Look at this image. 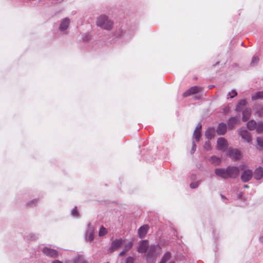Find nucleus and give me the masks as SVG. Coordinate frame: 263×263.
Returning <instances> with one entry per match:
<instances>
[{
  "label": "nucleus",
  "instance_id": "c85d7f7f",
  "mask_svg": "<svg viewBox=\"0 0 263 263\" xmlns=\"http://www.w3.org/2000/svg\"><path fill=\"white\" fill-rule=\"evenodd\" d=\"M107 230L103 226H102L99 231V235L100 236H103L107 233Z\"/></svg>",
  "mask_w": 263,
  "mask_h": 263
},
{
  "label": "nucleus",
  "instance_id": "1a4fd4ad",
  "mask_svg": "<svg viewBox=\"0 0 263 263\" xmlns=\"http://www.w3.org/2000/svg\"><path fill=\"white\" fill-rule=\"evenodd\" d=\"M229 155L234 160H237L240 158L241 153L237 149H231L229 151Z\"/></svg>",
  "mask_w": 263,
  "mask_h": 263
},
{
  "label": "nucleus",
  "instance_id": "39448f33",
  "mask_svg": "<svg viewBox=\"0 0 263 263\" xmlns=\"http://www.w3.org/2000/svg\"><path fill=\"white\" fill-rule=\"evenodd\" d=\"M252 171L249 169H247L242 173L241 179L242 182H246L249 181L252 178Z\"/></svg>",
  "mask_w": 263,
  "mask_h": 263
},
{
  "label": "nucleus",
  "instance_id": "49530a36",
  "mask_svg": "<svg viewBox=\"0 0 263 263\" xmlns=\"http://www.w3.org/2000/svg\"><path fill=\"white\" fill-rule=\"evenodd\" d=\"M170 263H174V262H170Z\"/></svg>",
  "mask_w": 263,
  "mask_h": 263
},
{
  "label": "nucleus",
  "instance_id": "393cba45",
  "mask_svg": "<svg viewBox=\"0 0 263 263\" xmlns=\"http://www.w3.org/2000/svg\"><path fill=\"white\" fill-rule=\"evenodd\" d=\"M205 136L208 138H211L214 136L215 130L212 128H209L205 132Z\"/></svg>",
  "mask_w": 263,
  "mask_h": 263
},
{
  "label": "nucleus",
  "instance_id": "58836bf2",
  "mask_svg": "<svg viewBox=\"0 0 263 263\" xmlns=\"http://www.w3.org/2000/svg\"><path fill=\"white\" fill-rule=\"evenodd\" d=\"M230 108L228 106H226L223 110V113L227 114L229 111Z\"/></svg>",
  "mask_w": 263,
  "mask_h": 263
},
{
  "label": "nucleus",
  "instance_id": "72a5a7b5",
  "mask_svg": "<svg viewBox=\"0 0 263 263\" xmlns=\"http://www.w3.org/2000/svg\"><path fill=\"white\" fill-rule=\"evenodd\" d=\"M199 183V181L192 182L190 184V187L192 189H196L198 186Z\"/></svg>",
  "mask_w": 263,
  "mask_h": 263
},
{
  "label": "nucleus",
  "instance_id": "b1692460",
  "mask_svg": "<svg viewBox=\"0 0 263 263\" xmlns=\"http://www.w3.org/2000/svg\"><path fill=\"white\" fill-rule=\"evenodd\" d=\"M221 159L219 157L212 156L210 158V162L214 165H217L221 163Z\"/></svg>",
  "mask_w": 263,
  "mask_h": 263
},
{
  "label": "nucleus",
  "instance_id": "ddd939ff",
  "mask_svg": "<svg viewBox=\"0 0 263 263\" xmlns=\"http://www.w3.org/2000/svg\"><path fill=\"white\" fill-rule=\"evenodd\" d=\"M70 23V20L66 17L64 18L60 24L59 29L61 31H64L67 29Z\"/></svg>",
  "mask_w": 263,
  "mask_h": 263
},
{
  "label": "nucleus",
  "instance_id": "6ab92c4d",
  "mask_svg": "<svg viewBox=\"0 0 263 263\" xmlns=\"http://www.w3.org/2000/svg\"><path fill=\"white\" fill-rule=\"evenodd\" d=\"M148 248V242L146 240L142 241L138 249V251L141 253H144Z\"/></svg>",
  "mask_w": 263,
  "mask_h": 263
},
{
  "label": "nucleus",
  "instance_id": "2f4dec72",
  "mask_svg": "<svg viewBox=\"0 0 263 263\" xmlns=\"http://www.w3.org/2000/svg\"><path fill=\"white\" fill-rule=\"evenodd\" d=\"M237 95V92L234 90H231V92H229L228 96H229L230 98H233L234 97L236 96Z\"/></svg>",
  "mask_w": 263,
  "mask_h": 263
},
{
  "label": "nucleus",
  "instance_id": "bb28decb",
  "mask_svg": "<svg viewBox=\"0 0 263 263\" xmlns=\"http://www.w3.org/2000/svg\"><path fill=\"white\" fill-rule=\"evenodd\" d=\"M258 99H263V91H259L252 96V99L255 100Z\"/></svg>",
  "mask_w": 263,
  "mask_h": 263
},
{
  "label": "nucleus",
  "instance_id": "a878e982",
  "mask_svg": "<svg viewBox=\"0 0 263 263\" xmlns=\"http://www.w3.org/2000/svg\"><path fill=\"white\" fill-rule=\"evenodd\" d=\"M171 257V254L170 252H166L163 256L160 263H166Z\"/></svg>",
  "mask_w": 263,
  "mask_h": 263
},
{
  "label": "nucleus",
  "instance_id": "37998d69",
  "mask_svg": "<svg viewBox=\"0 0 263 263\" xmlns=\"http://www.w3.org/2000/svg\"><path fill=\"white\" fill-rule=\"evenodd\" d=\"M260 241L263 242V236L259 238Z\"/></svg>",
  "mask_w": 263,
  "mask_h": 263
},
{
  "label": "nucleus",
  "instance_id": "7c9ffc66",
  "mask_svg": "<svg viewBox=\"0 0 263 263\" xmlns=\"http://www.w3.org/2000/svg\"><path fill=\"white\" fill-rule=\"evenodd\" d=\"M259 61V58L257 56H254L251 61V65H254L257 64Z\"/></svg>",
  "mask_w": 263,
  "mask_h": 263
},
{
  "label": "nucleus",
  "instance_id": "f3484780",
  "mask_svg": "<svg viewBox=\"0 0 263 263\" xmlns=\"http://www.w3.org/2000/svg\"><path fill=\"white\" fill-rule=\"evenodd\" d=\"M251 115V109L250 108H246L242 111V120L247 121Z\"/></svg>",
  "mask_w": 263,
  "mask_h": 263
},
{
  "label": "nucleus",
  "instance_id": "4468645a",
  "mask_svg": "<svg viewBox=\"0 0 263 263\" xmlns=\"http://www.w3.org/2000/svg\"><path fill=\"white\" fill-rule=\"evenodd\" d=\"M254 176L256 180H260L263 177V167H257L254 172Z\"/></svg>",
  "mask_w": 263,
  "mask_h": 263
},
{
  "label": "nucleus",
  "instance_id": "423d86ee",
  "mask_svg": "<svg viewBox=\"0 0 263 263\" xmlns=\"http://www.w3.org/2000/svg\"><path fill=\"white\" fill-rule=\"evenodd\" d=\"M239 135L241 137V138L244 139L246 142L249 143L251 140V135L249 132H248L246 129L244 128H241L238 130Z\"/></svg>",
  "mask_w": 263,
  "mask_h": 263
},
{
  "label": "nucleus",
  "instance_id": "f704fd0d",
  "mask_svg": "<svg viewBox=\"0 0 263 263\" xmlns=\"http://www.w3.org/2000/svg\"><path fill=\"white\" fill-rule=\"evenodd\" d=\"M204 148L206 151H209L211 149V145L209 141L205 142L204 145Z\"/></svg>",
  "mask_w": 263,
  "mask_h": 263
},
{
  "label": "nucleus",
  "instance_id": "f03ea898",
  "mask_svg": "<svg viewBox=\"0 0 263 263\" xmlns=\"http://www.w3.org/2000/svg\"><path fill=\"white\" fill-rule=\"evenodd\" d=\"M96 24L98 26L106 30H110L113 25L112 22L105 15L98 17Z\"/></svg>",
  "mask_w": 263,
  "mask_h": 263
},
{
  "label": "nucleus",
  "instance_id": "dca6fc26",
  "mask_svg": "<svg viewBox=\"0 0 263 263\" xmlns=\"http://www.w3.org/2000/svg\"><path fill=\"white\" fill-rule=\"evenodd\" d=\"M227 131V125L225 123H220L217 128V133L219 135H224Z\"/></svg>",
  "mask_w": 263,
  "mask_h": 263
},
{
  "label": "nucleus",
  "instance_id": "cd10ccee",
  "mask_svg": "<svg viewBox=\"0 0 263 263\" xmlns=\"http://www.w3.org/2000/svg\"><path fill=\"white\" fill-rule=\"evenodd\" d=\"M256 129L258 133L260 134L263 133V123L261 122H258L257 124Z\"/></svg>",
  "mask_w": 263,
  "mask_h": 263
},
{
  "label": "nucleus",
  "instance_id": "e433bc0d",
  "mask_svg": "<svg viewBox=\"0 0 263 263\" xmlns=\"http://www.w3.org/2000/svg\"><path fill=\"white\" fill-rule=\"evenodd\" d=\"M65 263H77L76 259L67 260Z\"/></svg>",
  "mask_w": 263,
  "mask_h": 263
},
{
  "label": "nucleus",
  "instance_id": "4be33fe9",
  "mask_svg": "<svg viewBox=\"0 0 263 263\" xmlns=\"http://www.w3.org/2000/svg\"><path fill=\"white\" fill-rule=\"evenodd\" d=\"M247 104V101L246 100H240L238 103V104L236 106V110L237 111H240L242 108L245 106H246Z\"/></svg>",
  "mask_w": 263,
  "mask_h": 263
},
{
  "label": "nucleus",
  "instance_id": "c756f323",
  "mask_svg": "<svg viewBox=\"0 0 263 263\" xmlns=\"http://www.w3.org/2000/svg\"><path fill=\"white\" fill-rule=\"evenodd\" d=\"M256 140L258 146L261 149H263V138L261 137H257Z\"/></svg>",
  "mask_w": 263,
  "mask_h": 263
},
{
  "label": "nucleus",
  "instance_id": "473e14b6",
  "mask_svg": "<svg viewBox=\"0 0 263 263\" xmlns=\"http://www.w3.org/2000/svg\"><path fill=\"white\" fill-rule=\"evenodd\" d=\"M122 263H134V258L132 257H128L122 262Z\"/></svg>",
  "mask_w": 263,
  "mask_h": 263
},
{
  "label": "nucleus",
  "instance_id": "a18cd8bd",
  "mask_svg": "<svg viewBox=\"0 0 263 263\" xmlns=\"http://www.w3.org/2000/svg\"><path fill=\"white\" fill-rule=\"evenodd\" d=\"M209 87H210V88H211L213 87V86H210Z\"/></svg>",
  "mask_w": 263,
  "mask_h": 263
},
{
  "label": "nucleus",
  "instance_id": "0eeeda50",
  "mask_svg": "<svg viewBox=\"0 0 263 263\" xmlns=\"http://www.w3.org/2000/svg\"><path fill=\"white\" fill-rule=\"evenodd\" d=\"M125 244V240L120 238L113 241L110 247L111 251L113 252L119 249L122 245Z\"/></svg>",
  "mask_w": 263,
  "mask_h": 263
},
{
  "label": "nucleus",
  "instance_id": "c03bdc74",
  "mask_svg": "<svg viewBox=\"0 0 263 263\" xmlns=\"http://www.w3.org/2000/svg\"><path fill=\"white\" fill-rule=\"evenodd\" d=\"M244 187H247H247H248L249 186H248V185H244Z\"/></svg>",
  "mask_w": 263,
  "mask_h": 263
},
{
  "label": "nucleus",
  "instance_id": "412c9836",
  "mask_svg": "<svg viewBox=\"0 0 263 263\" xmlns=\"http://www.w3.org/2000/svg\"><path fill=\"white\" fill-rule=\"evenodd\" d=\"M132 247L133 242L132 241H129L125 244L123 250L119 254V256H122L124 255L126 252L128 251Z\"/></svg>",
  "mask_w": 263,
  "mask_h": 263
},
{
  "label": "nucleus",
  "instance_id": "ea45409f",
  "mask_svg": "<svg viewBox=\"0 0 263 263\" xmlns=\"http://www.w3.org/2000/svg\"><path fill=\"white\" fill-rule=\"evenodd\" d=\"M262 111H263V107L261 108V110L257 111V113L258 114V115L259 116H260L262 114Z\"/></svg>",
  "mask_w": 263,
  "mask_h": 263
},
{
  "label": "nucleus",
  "instance_id": "20e7f679",
  "mask_svg": "<svg viewBox=\"0 0 263 263\" xmlns=\"http://www.w3.org/2000/svg\"><path fill=\"white\" fill-rule=\"evenodd\" d=\"M228 178H235L239 174V170L236 166H229L227 168Z\"/></svg>",
  "mask_w": 263,
  "mask_h": 263
},
{
  "label": "nucleus",
  "instance_id": "c9c22d12",
  "mask_svg": "<svg viewBox=\"0 0 263 263\" xmlns=\"http://www.w3.org/2000/svg\"><path fill=\"white\" fill-rule=\"evenodd\" d=\"M77 206H76L73 209V210L72 211V212H71L72 215L74 217H78V216H79V213L77 211Z\"/></svg>",
  "mask_w": 263,
  "mask_h": 263
},
{
  "label": "nucleus",
  "instance_id": "6e6552de",
  "mask_svg": "<svg viewBox=\"0 0 263 263\" xmlns=\"http://www.w3.org/2000/svg\"><path fill=\"white\" fill-rule=\"evenodd\" d=\"M43 252L47 256L51 257H56L58 255V252L48 247H45L43 249Z\"/></svg>",
  "mask_w": 263,
  "mask_h": 263
},
{
  "label": "nucleus",
  "instance_id": "4c0bfd02",
  "mask_svg": "<svg viewBox=\"0 0 263 263\" xmlns=\"http://www.w3.org/2000/svg\"><path fill=\"white\" fill-rule=\"evenodd\" d=\"M196 150V145L194 143V142L193 141V147H192V148L191 149V153H194V152Z\"/></svg>",
  "mask_w": 263,
  "mask_h": 263
},
{
  "label": "nucleus",
  "instance_id": "aec40b11",
  "mask_svg": "<svg viewBox=\"0 0 263 263\" xmlns=\"http://www.w3.org/2000/svg\"><path fill=\"white\" fill-rule=\"evenodd\" d=\"M239 122L237 118L234 117L229 119L228 122V127L230 129H232L233 127L238 124Z\"/></svg>",
  "mask_w": 263,
  "mask_h": 263
},
{
  "label": "nucleus",
  "instance_id": "a211bd4d",
  "mask_svg": "<svg viewBox=\"0 0 263 263\" xmlns=\"http://www.w3.org/2000/svg\"><path fill=\"white\" fill-rule=\"evenodd\" d=\"M148 229L147 225H144L141 227L138 230V234L140 238H142L147 233Z\"/></svg>",
  "mask_w": 263,
  "mask_h": 263
},
{
  "label": "nucleus",
  "instance_id": "a19ab883",
  "mask_svg": "<svg viewBox=\"0 0 263 263\" xmlns=\"http://www.w3.org/2000/svg\"><path fill=\"white\" fill-rule=\"evenodd\" d=\"M52 263H62V262H61L58 260H55L53 261Z\"/></svg>",
  "mask_w": 263,
  "mask_h": 263
},
{
  "label": "nucleus",
  "instance_id": "5701e85b",
  "mask_svg": "<svg viewBox=\"0 0 263 263\" xmlns=\"http://www.w3.org/2000/svg\"><path fill=\"white\" fill-rule=\"evenodd\" d=\"M257 123L254 120H250L247 123V127L250 130H253L256 129Z\"/></svg>",
  "mask_w": 263,
  "mask_h": 263
},
{
  "label": "nucleus",
  "instance_id": "9b49d317",
  "mask_svg": "<svg viewBox=\"0 0 263 263\" xmlns=\"http://www.w3.org/2000/svg\"><path fill=\"white\" fill-rule=\"evenodd\" d=\"M215 173L217 176L220 177L222 178H229L227 168H216L215 170Z\"/></svg>",
  "mask_w": 263,
  "mask_h": 263
},
{
  "label": "nucleus",
  "instance_id": "9d476101",
  "mask_svg": "<svg viewBox=\"0 0 263 263\" xmlns=\"http://www.w3.org/2000/svg\"><path fill=\"white\" fill-rule=\"evenodd\" d=\"M93 231L94 228L91 226L90 224H89L88 226V228L86 232V239L89 241H91L93 239Z\"/></svg>",
  "mask_w": 263,
  "mask_h": 263
},
{
  "label": "nucleus",
  "instance_id": "f8f14e48",
  "mask_svg": "<svg viewBox=\"0 0 263 263\" xmlns=\"http://www.w3.org/2000/svg\"><path fill=\"white\" fill-rule=\"evenodd\" d=\"M200 90V88L198 86H193L191 88H190L189 89H188L186 91H185L183 94V96L185 97H187L189 96H190L191 95L196 93L199 91Z\"/></svg>",
  "mask_w": 263,
  "mask_h": 263
},
{
  "label": "nucleus",
  "instance_id": "79ce46f5",
  "mask_svg": "<svg viewBox=\"0 0 263 263\" xmlns=\"http://www.w3.org/2000/svg\"><path fill=\"white\" fill-rule=\"evenodd\" d=\"M36 238V236L34 235L33 238H30V240H33L35 239Z\"/></svg>",
  "mask_w": 263,
  "mask_h": 263
},
{
  "label": "nucleus",
  "instance_id": "2eb2a0df",
  "mask_svg": "<svg viewBox=\"0 0 263 263\" xmlns=\"http://www.w3.org/2000/svg\"><path fill=\"white\" fill-rule=\"evenodd\" d=\"M201 128V125L199 124L197 126V127L194 132L193 138L196 139L197 142L199 141V139H200V136H201V133H200Z\"/></svg>",
  "mask_w": 263,
  "mask_h": 263
},
{
  "label": "nucleus",
  "instance_id": "7ed1b4c3",
  "mask_svg": "<svg viewBox=\"0 0 263 263\" xmlns=\"http://www.w3.org/2000/svg\"><path fill=\"white\" fill-rule=\"evenodd\" d=\"M217 148L218 150L222 152L226 151L228 147V143L224 138H219L217 139Z\"/></svg>",
  "mask_w": 263,
  "mask_h": 263
},
{
  "label": "nucleus",
  "instance_id": "f257e3e1",
  "mask_svg": "<svg viewBox=\"0 0 263 263\" xmlns=\"http://www.w3.org/2000/svg\"><path fill=\"white\" fill-rule=\"evenodd\" d=\"M160 252L161 248L159 246H151L146 256L147 263H155L156 257Z\"/></svg>",
  "mask_w": 263,
  "mask_h": 263
}]
</instances>
